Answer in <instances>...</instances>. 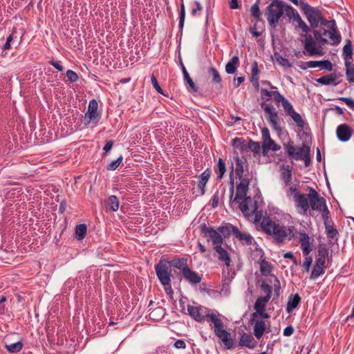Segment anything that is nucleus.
Masks as SVG:
<instances>
[{
    "label": "nucleus",
    "mask_w": 354,
    "mask_h": 354,
    "mask_svg": "<svg viewBox=\"0 0 354 354\" xmlns=\"http://www.w3.org/2000/svg\"><path fill=\"white\" fill-rule=\"evenodd\" d=\"M276 61L282 66L292 67V64L290 63L288 59L283 57L282 56L275 54Z\"/></svg>",
    "instance_id": "obj_48"
},
{
    "label": "nucleus",
    "mask_w": 354,
    "mask_h": 354,
    "mask_svg": "<svg viewBox=\"0 0 354 354\" xmlns=\"http://www.w3.org/2000/svg\"><path fill=\"white\" fill-rule=\"evenodd\" d=\"M288 115L294 120V122L297 124V125L301 128H303L304 126V121L303 120L301 116L297 113L295 110L292 111Z\"/></svg>",
    "instance_id": "obj_41"
},
{
    "label": "nucleus",
    "mask_w": 354,
    "mask_h": 354,
    "mask_svg": "<svg viewBox=\"0 0 354 354\" xmlns=\"http://www.w3.org/2000/svg\"><path fill=\"white\" fill-rule=\"evenodd\" d=\"M185 18V8L184 4H182L180 6V21L179 26L180 28H183Z\"/></svg>",
    "instance_id": "obj_62"
},
{
    "label": "nucleus",
    "mask_w": 354,
    "mask_h": 354,
    "mask_svg": "<svg viewBox=\"0 0 354 354\" xmlns=\"http://www.w3.org/2000/svg\"><path fill=\"white\" fill-rule=\"evenodd\" d=\"M259 1V0H257V1L251 7V9H250L252 15L257 19H258L260 16Z\"/></svg>",
    "instance_id": "obj_52"
},
{
    "label": "nucleus",
    "mask_w": 354,
    "mask_h": 354,
    "mask_svg": "<svg viewBox=\"0 0 354 354\" xmlns=\"http://www.w3.org/2000/svg\"><path fill=\"white\" fill-rule=\"evenodd\" d=\"M285 150L290 158L301 160L304 156L310 151V147L306 145L295 147L292 142H288L285 145Z\"/></svg>",
    "instance_id": "obj_8"
},
{
    "label": "nucleus",
    "mask_w": 354,
    "mask_h": 354,
    "mask_svg": "<svg viewBox=\"0 0 354 354\" xmlns=\"http://www.w3.org/2000/svg\"><path fill=\"white\" fill-rule=\"evenodd\" d=\"M123 160V157L122 156H120L119 158H118V159L112 161L111 163H109L108 165H107V169L108 170H115L116 168L118 167V166L120 165V163L122 162Z\"/></svg>",
    "instance_id": "obj_50"
},
{
    "label": "nucleus",
    "mask_w": 354,
    "mask_h": 354,
    "mask_svg": "<svg viewBox=\"0 0 354 354\" xmlns=\"http://www.w3.org/2000/svg\"><path fill=\"white\" fill-rule=\"evenodd\" d=\"M239 203V207L245 216L249 217L255 212L257 209L256 204L253 203V200L250 197L241 200Z\"/></svg>",
    "instance_id": "obj_12"
},
{
    "label": "nucleus",
    "mask_w": 354,
    "mask_h": 354,
    "mask_svg": "<svg viewBox=\"0 0 354 354\" xmlns=\"http://www.w3.org/2000/svg\"><path fill=\"white\" fill-rule=\"evenodd\" d=\"M262 147L264 151H268L270 149L276 151L279 150L281 148L271 138L266 140L265 141H263Z\"/></svg>",
    "instance_id": "obj_33"
},
{
    "label": "nucleus",
    "mask_w": 354,
    "mask_h": 354,
    "mask_svg": "<svg viewBox=\"0 0 354 354\" xmlns=\"http://www.w3.org/2000/svg\"><path fill=\"white\" fill-rule=\"evenodd\" d=\"M261 288L266 295L264 297H268V299H270L272 294L271 286L266 283H262L261 285Z\"/></svg>",
    "instance_id": "obj_54"
},
{
    "label": "nucleus",
    "mask_w": 354,
    "mask_h": 354,
    "mask_svg": "<svg viewBox=\"0 0 354 354\" xmlns=\"http://www.w3.org/2000/svg\"><path fill=\"white\" fill-rule=\"evenodd\" d=\"M352 132V128L346 124L339 125L336 130L337 136L342 142L348 141L351 137Z\"/></svg>",
    "instance_id": "obj_16"
},
{
    "label": "nucleus",
    "mask_w": 354,
    "mask_h": 354,
    "mask_svg": "<svg viewBox=\"0 0 354 354\" xmlns=\"http://www.w3.org/2000/svg\"><path fill=\"white\" fill-rule=\"evenodd\" d=\"M325 261L322 259H317L315 265L310 274L311 279H315L324 273Z\"/></svg>",
    "instance_id": "obj_22"
},
{
    "label": "nucleus",
    "mask_w": 354,
    "mask_h": 354,
    "mask_svg": "<svg viewBox=\"0 0 354 354\" xmlns=\"http://www.w3.org/2000/svg\"><path fill=\"white\" fill-rule=\"evenodd\" d=\"M239 57L234 56L232 59L226 64L225 71L228 74H233L236 72L239 64Z\"/></svg>",
    "instance_id": "obj_31"
},
{
    "label": "nucleus",
    "mask_w": 354,
    "mask_h": 354,
    "mask_svg": "<svg viewBox=\"0 0 354 354\" xmlns=\"http://www.w3.org/2000/svg\"><path fill=\"white\" fill-rule=\"evenodd\" d=\"M303 37V35H301ZM305 37L304 40V49L307 51L309 55H322L323 52L322 49L317 47V41L314 39L311 35L306 34L304 35Z\"/></svg>",
    "instance_id": "obj_11"
},
{
    "label": "nucleus",
    "mask_w": 354,
    "mask_h": 354,
    "mask_svg": "<svg viewBox=\"0 0 354 354\" xmlns=\"http://www.w3.org/2000/svg\"><path fill=\"white\" fill-rule=\"evenodd\" d=\"M337 76L335 73H330L329 75L322 76L317 80V82L322 85H329L334 84L335 86L337 85L339 82H335Z\"/></svg>",
    "instance_id": "obj_25"
},
{
    "label": "nucleus",
    "mask_w": 354,
    "mask_h": 354,
    "mask_svg": "<svg viewBox=\"0 0 354 354\" xmlns=\"http://www.w3.org/2000/svg\"><path fill=\"white\" fill-rule=\"evenodd\" d=\"M345 66L346 68V75L347 80L349 82H354V66L351 62L345 63Z\"/></svg>",
    "instance_id": "obj_40"
},
{
    "label": "nucleus",
    "mask_w": 354,
    "mask_h": 354,
    "mask_svg": "<svg viewBox=\"0 0 354 354\" xmlns=\"http://www.w3.org/2000/svg\"><path fill=\"white\" fill-rule=\"evenodd\" d=\"M328 255V250L325 246H319L318 249V255L317 259H322L325 261L326 257Z\"/></svg>",
    "instance_id": "obj_56"
},
{
    "label": "nucleus",
    "mask_w": 354,
    "mask_h": 354,
    "mask_svg": "<svg viewBox=\"0 0 354 354\" xmlns=\"http://www.w3.org/2000/svg\"><path fill=\"white\" fill-rule=\"evenodd\" d=\"M211 175V171L209 169L205 170L200 176L198 181V187L201 189V194L203 195L205 192V187Z\"/></svg>",
    "instance_id": "obj_26"
},
{
    "label": "nucleus",
    "mask_w": 354,
    "mask_h": 354,
    "mask_svg": "<svg viewBox=\"0 0 354 354\" xmlns=\"http://www.w3.org/2000/svg\"><path fill=\"white\" fill-rule=\"evenodd\" d=\"M261 227L265 233L272 235L277 243H283L286 239L290 240L294 236L290 227L277 224L268 216L262 218Z\"/></svg>",
    "instance_id": "obj_2"
},
{
    "label": "nucleus",
    "mask_w": 354,
    "mask_h": 354,
    "mask_svg": "<svg viewBox=\"0 0 354 354\" xmlns=\"http://www.w3.org/2000/svg\"><path fill=\"white\" fill-rule=\"evenodd\" d=\"M254 335L258 339H260L266 329V322L262 319H254Z\"/></svg>",
    "instance_id": "obj_20"
},
{
    "label": "nucleus",
    "mask_w": 354,
    "mask_h": 354,
    "mask_svg": "<svg viewBox=\"0 0 354 354\" xmlns=\"http://www.w3.org/2000/svg\"><path fill=\"white\" fill-rule=\"evenodd\" d=\"M313 34L314 35V39H315L318 44L324 45L327 43V39L322 37V34L317 30H313Z\"/></svg>",
    "instance_id": "obj_45"
},
{
    "label": "nucleus",
    "mask_w": 354,
    "mask_h": 354,
    "mask_svg": "<svg viewBox=\"0 0 354 354\" xmlns=\"http://www.w3.org/2000/svg\"><path fill=\"white\" fill-rule=\"evenodd\" d=\"M319 198L322 199L323 202H321L319 203V204L317 205L318 207L317 209H311L322 211V216L324 221V223H326L328 218L329 211L326 207V200L323 197H321L319 195Z\"/></svg>",
    "instance_id": "obj_27"
},
{
    "label": "nucleus",
    "mask_w": 354,
    "mask_h": 354,
    "mask_svg": "<svg viewBox=\"0 0 354 354\" xmlns=\"http://www.w3.org/2000/svg\"><path fill=\"white\" fill-rule=\"evenodd\" d=\"M297 22L295 28H301L304 32L308 33L310 31V27L306 24V22L301 19L299 15H296V19L294 20Z\"/></svg>",
    "instance_id": "obj_37"
},
{
    "label": "nucleus",
    "mask_w": 354,
    "mask_h": 354,
    "mask_svg": "<svg viewBox=\"0 0 354 354\" xmlns=\"http://www.w3.org/2000/svg\"><path fill=\"white\" fill-rule=\"evenodd\" d=\"M304 66H301L303 69H306L307 68H315L319 67L320 61H309L304 63Z\"/></svg>",
    "instance_id": "obj_59"
},
{
    "label": "nucleus",
    "mask_w": 354,
    "mask_h": 354,
    "mask_svg": "<svg viewBox=\"0 0 354 354\" xmlns=\"http://www.w3.org/2000/svg\"><path fill=\"white\" fill-rule=\"evenodd\" d=\"M308 194L301 193L295 187H290V191L293 194V201L295 203L296 207L301 210L303 214H306L309 209H317V205L323 202L322 199L319 198L318 192L313 188L308 187Z\"/></svg>",
    "instance_id": "obj_1"
},
{
    "label": "nucleus",
    "mask_w": 354,
    "mask_h": 354,
    "mask_svg": "<svg viewBox=\"0 0 354 354\" xmlns=\"http://www.w3.org/2000/svg\"><path fill=\"white\" fill-rule=\"evenodd\" d=\"M339 100L343 101L348 106L354 109V101L347 97H340Z\"/></svg>",
    "instance_id": "obj_64"
},
{
    "label": "nucleus",
    "mask_w": 354,
    "mask_h": 354,
    "mask_svg": "<svg viewBox=\"0 0 354 354\" xmlns=\"http://www.w3.org/2000/svg\"><path fill=\"white\" fill-rule=\"evenodd\" d=\"M205 317L213 324L215 335L222 341L227 348H232L233 340L231 334L224 329V325L221 319L215 314L206 313Z\"/></svg>",
    "instance_id": "obj_4"
},
{
    "label": "nucleus",
    "mask_w": 354,
    "mask_h": 354,
    "mask_svg": "<svg viewBox=\"0 0 354 354\" xmlns=\"http://www.w3.org/2000/svg\"><path fill=\"white\" fill-rule=\"evenodd\" d=\"M214 249L216 251V252L218 254V259L220 261H224L225 264L227 266H230L231 260H230L229 254L222 247V245L217 246V247H214Z\"/></svg>",
    "instance_id": "obj_24"
},
{
    "label": "nucleus",
    "mask_w": 354,
    "mask_h": 354,
    "mask_svg": "<svg viewBox=\"0 0 354 354\" xmlns=\"http://www.w3.org/2000/svg\"><path fill=\"white\" fill-rule=\"evenodd\" d=\"M343 55L344 57L345 63L351 62L353 56L352 44L350 40H347L346 44L343 48Z\"/></svg>",
    "instance_id": "obj_29"
},
{
    "label": "nucleus",
    "mask_w": 354,
    "mask_h": 354,
    "mask_svg": "<svg viewBox=\"0 0 354 354\" xmlns=\"http://www.w3.org/2000/svg\"><path fill=\"white\" fill-rule=\"evenodd\" d=\"M282 106L284 109V111L287 113L288 115L292 111L294 110L292 104L288 102V100L286 98L282 102H281Z\"/></svg>",
    "instance_id": "obj_58"
},
{
    "label": "nucleus",
    "mask_w": 354,
    "mask_h": 354,
    "mask_svg": "<svg viewBox=\"0 0 354 354\" xmlns=\"http://www.w3.org/2000/svg\"><path fill=\"white\" fill-rule=\"evenodd\" d=\"M281 179L286 185H289L292 180V169L288 165H282L280 166Z\"/></svg>",
    "instance_id": "obj_23"
},
{
    "label": "nucleus",
    "mask_w": 354,
    "mask_h": 354,
    "mask_svg": "<svg viewBox=\"0 0 354 354\" xmlns=\"http://www.w3.org/2000/svg\"><path fill=\"white\" fill-rule=\"evenodd\" d=\"M258 316H260L264 319H268L270 317V315L267 313H266V310H262L259 313H253L252 314L251 322H254V319H256Z\"/></svg>",
    "instance_id": "obj_60"
},
{
    "label": "nucleus",
    "mask_w": 354,
    "mask_h": 354,
    "mask_svg": "<svg viewBox=\"0 0 354 354\" xmlns=\"http://www.w3.org/2000/svg\"><path fill=\"white\" fill-rule=\"evenodd\" d=\"M107 205L112 211H118L120 205L118 197L114 195H112L110 197H109V198L107 199Z\"/></svg>",
    "instance_id": "obj_36"
},
{
    "label": "nucleus",
    "mask_w": 354,
    "mask_h": 354,
    "mask_svg": "<svg viewBox=\"0 0 354 354\" xmlns=\"http://www.w3.org/2000/svg\"><path fill=\"white\" fill-rule=\"evenodd\" d=\"M209 73H211L213 76V81L216 83H221V78L218 74V72L217 71V70L214 68V67H211L209 69Z\"/></svg>",
    "instance_id": "obj_53"
},
{
    "label": "nucleus",
    "mask_w": 354,
    "mask_h": 354,
    "mask_svg": "<svg viewBox=\"0 0 354 354\" xmlns=\"http://www.w3.org/2000/svg\"><path fill=\"white\" fill-rule=\"evenodd\" d=\"M232 232L238 239L242 243L245 244L247 245H250L252 243L253 238L252 236L248 233H244L241 232L239 228L236 226H231Z\"/></svg>",
    "instance_id": "obj_17"
},
{
    "label": "nucleus",
    "mask_w": 354,
    "mask_h": 354,
    "mask_svg": "<svg viewBox=\"0 0 354 354\" xmlns=\"http://www.w3.org/2000/svg\"><path fill=\"white\" fill-rule=\"evenodd\" d=\"M260 270L263 275L268 276L272 272V266L268 261L262 260L260 263Z\"/></svg>",
    "instance_id": "obj_38"
},
{
    "label": "nucleus",
    "mask_w": 354,
    "mask_h": 354,
    "mask_svg": "<svg viewBox=\"0 0 354 354\" xmlns=\"http://www.w3.org/2000/svg\"><path fill=\"white\" fill-rule=\"evenodd\" d=\"M301 301V298L298 294L291 295L288 301L286 310L290 313L293 309L297 308Z\"/></svg>",
    "instance_id": "obj_28"
},
{
    "label": "nucleus",
    "mask_w": 354,
    "mask_h": 354,
    "mask_svg": "<svg viewBox=\"0 0 354 354\" xmlns=\"http://www.w3.org/2000/svg\"><path fill=\"white\" fill-rule=\"evenodd\" d=\"M231 226L232 225H230V227L221 226V227H219L216 231L218 232L221 235L222 234L225 237H228L230 235L231 232H232Z\"/></svg>",
    "instance_id": "obj_51"
},
{
    "label": "nucleus",
    "mask_w": 354,
    "mask_h": 354,
    "mask_svg": "<svg viewBox=\"0 0 354 354\" xmlns=\"http://www.w3.org/2000/svg\"><path fill=\"white\" fill-rule=\"evenodd\" d=\"M247 147H248L252 151H254L255 153H257L260 150V145L259 142L250 140L248 145H247Z\"/></svg>",
    "instance_id": "obj_55"
},
{
    "label": "nucleus",
    "mask_w": 354,
    "mask_h": 354,
    "mask_svg": "<svg viewBox=\"0 0 354 354\" xmlns=\"http://www.w3.org/2000/svg\"><path fill=\"white\" fill-rule=\"evenodd\" d=\"M284 8V13L291 19L295 20L296 19V15H299L298 12L295 11V10L290 6L283 3Z\"/></svg>",
    "instance_id": "obj_43"
},
{
    "label": "nucleus",
    "mask_w": 354,
    "mask_h": 354,
    "mask_svg": "<svg viewBox=\"0 0 354 354\" xmlns=\"http://www.w3.org/2000/svg\"><path fill=\"white\" fill-rule=\"evenodd\" d=\"M98 104L95 100L89 102L88 110L84 116V124L88 125L91 122L95 121L99 116L97 111Z\"/></svg>",
    "instance_id": "obj_13"
},
{
    "label": "nucleus",
    "mask_w": 354,
    "mask_h": 354,
    "mask_svg": "<svg viewBox=\"0 0 354 354\" xmlns=\"http://www.w3.org/2000/svg\"><path fill=\"white\" fill-rule=\"evenodd\" d=\"M232 145L234 149L243 151L247 148V145L242 138H236L233 140Z\"/></svg>",
    "instance_id": "obj_44"
},
{
    "label": "nucleus",
    "mask_w": 354,
    "mask_h": 354,
    "mask_svg": "<svg viewBox=\"0 0 354 354\" xmlns=\"http://www.w3.org/2000/svg\"><path fill=\"white\" fill-rule=\"evenodd\" d=\"M330 30H324L323 35H328L333 44H339L341 40V37L337 32V26L335 20H332V26H329Z\"/></svg>",
    "instance_id": "obj_18"
},
{
    "label": "nucleus",
    "mask_w": 354,
    "mask_h": 354,
    "mask_svg": "<svg viewBox=\"0 0 354 354\" xmlns=\"http://www.w3.org/2000/svg\"><path fill=\"white\" fill-rule=\"evenodd\" d=\"M261 107L263 108V110L267 115V120L271 124L273 129L277 131H281V128L278 122V113L276 111L275 108L272 105L267 104L265 102L261 103Z\"/></svg>",
    "instance_id": "obj_9"
},
{
    "label": "nucleus",
    "mask_w": 354,
    "mask_h": 354,
    "mask_svg": "<svg viewBox=\"0 0 354 354\" xmlns=\"http://www.w3.org/2000/svg\"><path fill=\"white\" fill-rule=\"evenodd\" d=\"M151 84H152L153 88L156 89V91L160 94H163V91L161 88V87L160 86L156 77L153 75H151Z\"/></svg>",
    "instance_id": "obj_57"
},
{
    "label": "nucleus",
    "mask_w": 354,
    "mask_h": 354,
    "mask_svg": "<svg viewBox=\"0 0 354 354\" xmlns=\"http://www.w3.org/2000/svg\"><path fill=\"white\" fill-rule=\"evenodd\" d=\"M269 300L268 297H260L257 298L254 306V309L255 310L254 313L266 310V304Z\"/></svg>",
    "instance_id": "obj_30"
},
{
    "label": "nucleus",
    "mask_w": 354,
    "mask_h": 354,
    "mask_svg": "<svg viewBox=\"0 0 354 354\" xmlns=\"http://www.w3.org/2000/svg\"><path fill=\"white\" fill-rule=\"evenodd\" d=\"M203 233L205 234L208 242H212L214 247L221 246L223 243L222 236L216 230L212 227H207L205 225L202 229Z\"/></svg>",
    "instance_id": "obj_10"
},
{
    "label": "nucleus",
    "mask_w": 354,
    "mask_h": 354,
    "mask_svg": "<svg viewBox=\"0 0 354 354\" xmlns=\"http://www.w3.org/2000/svg\"><path fill=\"white\" fill-rule=\"evenodd\" d=\"M284 13L283 3L274 0L266 8V16L270 26L276 28L279 19Z\"/></svg>",
    "instance_id": "obj_5"
},
{
    "label": "nucleus",
    "mask_w": 354,
    "mask_h": 354,
    "mask_svg": "<svg viewBox=\"0 0 354 354\" xmlns=\"http://www.w3.org/2000/svg\"><path fill=\"white\" fill-rule=\"evenodd\" d=\"M205 317L213 324L215 335L222 341L227 348H232L233 340L231 334L224 329V325L221 319L215 314L206 313Z\"/></svg>",
    "instance_id": "obj_3"
},
{
    "label": "nucleus",
    "mask_w": 354,
    "mask_h": 354,
    "mask_svg": "<svg viewBox=\"0 0 354 354\" xmlns=\"http://www.w3.org/2000/svg\"><path fill=\"white\" fill-rule=\"evenodd\" d=\"M165 315V309L162 307L156 308L149 313V317L152 320H159Z\"/></svg>",
    "instance_id": "obj_34"
},
{
    "label": "nucleus",
    "mask_w": 354,
    "mask_h": 354,
    "mask_svg": "<svg viewBox=\"0 0 354 354\" xmlns=\"http://www.w3.org/2000/svg\"><path fill=\"white\" fill-rule=\"evenodd\" d=\"M299 243L304 255L307 256L312 251V247L310 243V237L306 233L299 234Z\"/></svg>",
    "instance_id": "obj_19"
},
{
    "label": "nucleus",
    "mask_w": 354,
    "mask_h": 354,
    "mask_svg": "<svg viewBox=\"0 0 354 354\" xmlns=\"http://www.w3.org/2000/svg\"><path fill=\"white\" fill-rule=\"evenodd\" d=\"M168 263L169 262L165 259L162 258L160 262L156 266V274L161 283L165 286H169L171 281L170 273L168 270Z\"/></svg>",
    "instance_id": "obj_7"
},
{
    "label": "nucleus",
    "mask_w": 354,
    "mask_h": 354,
    "mask_svg": "<svg viewBox=\"0 0 354 354\" xmlns=\"http://www.w3.org/2000/svg\"><path fill=\"white\" fill-rule=\"evenodd\" d=\"M183 274L186 280L192 283L197 284L201 281V278L195 272L190 270L189 267L183 269Z\"/></svg>",
    "instance_id": "obj_21"
},
{
    "label": "nucleus",
    "mask_w": 354,
    "mask_h": 354,
    "mask_svg": "<svg viewBox=\"0 0 354 354\" xmlns=\"http://www.w3.org/2000/svg\"><path fill=\"white\" fill-rule=\"evenodd\" d=\"M22 344L20 342L6 345V347L11 353H17L22 348Z\"/></svg>",
    "instance_id": "obj_46"
},
{
    "label": "nucleus",
    "mask_w": 354,
    "mask_h": 354,
    "mask_svg": "<svg viewBox=\"0 0 354 354\" xmlns=\"http://www.w3.org/2000/svg\"><path fill=\"white\" fill-rule=\"evenodd\" d=\"M187 311L189 315L197 322H203L205 318L207 309L196 305H188Z\"/></svg>",
    "instance_id": "obj_14"
},
{
    "label": "nucleus",
    "mask_w": 354,
    "mask_h": 354,
    "mask_svg": "<svg viewBox=\"0 0 354 354\" xmlns=\"http://www.w3.org/2000/svg\"><path fill=\"white\" fill-rule=\"evenodd\" d=\"M243 162L239 158H237L236 163V174L241 178L243 174Z\"/></svg>",
    "instance_id": "obj_47"
},
{
    "label": "nucleus",
    "mask_w": 354,
    "mask_h": 354,
    "mask_svg": "<svg viewBox=\"0 0 354 354\" xmlns=\"http://www.w3.org/2000/svg\"><path fill=\"white\" fill-rule=\"evenodd\" d=\"M249 182L247 179L243 178L241 183L237 185L236 194L232 202H240L241 200L248 198L247 193L248 190Z\"/></svg>",
    "instance_id": "obj_15"
},
{
    "label": "nucleus",
    "mask_w": 354,
    "mask_h": 354,
    "mask_svg": "<svg viewBox=\"0 0 354 354\" xmlns=\"http://www.w3.org/2000/svg\"><path fill=\"white\" fill-rule=\"evenodd\" d=\"M66 77L72 82H75L78 80V75L72 70H68L66 71Z\"/></svg>",
    "instance_id": "obj_61"
},
{
    "label": "nucleus",
    "mask_w": 354,
    "mask_h": 354,
    "mask_svg": "<svg viewBox=\"0 0 354 354\" xmlns=\"http://www.w3.org/2000/svg\"><path fill=\"white\" fill-rule=\"evenodd\" d=\"M319 67H321L322 68H324L328 71H331L333 69V65L331 62L328 60L320 61Z\"/></svg>",
    "instance_id": "obj_63"
},
{
    "label": "nucleus",
    "mask_w": 354,
    "mask_h": 354,
    "mask_svg": "<svg viewBox=\"0 0 354 354\" xmlns=\"http://www.w3.org/2000/svg\"><path fill=\"white\" fill-rule=\"evenodd\" d=\"M171 263L174 267L181 269L183 272L185 268H188L187 259L184 258L173 260Z\"/></svg>",
    "instance_id": "obj_42"
},
{
    "label": "nucleus",
    "mask_w": 354,
    "mask_h": 354,
    "mask_svg": "<svg viewBox=\"0 0 354 354\" xmlns=\"http://www.w3.org/2000/svg\"><path fill=\"white\" fill-rule=\"evenodd\" d=\"M240 344L248 348H253L254 346V338L250 334L243 333L240 339Z\"/></svg>",
    "instance_id": "obj_32"
},
{
    "label": "nucleus",
    "mask_w": 354,
    "mask_h": 354,
    "mask_svg": "<svg viewBox=\"0 0 354 354\" xmlns=\"http://www.w3.org/2000/svg\"><path fill=\"white\" fill-rule=\"evenodd\" d=\"M218 178L221 179L226 171L225 165L223 160L221 158L218 159Z\"/></svg>",
    "instance_id": "obj_49"
},
{
    "label": "nucleus",
    "mask_w": 354,
    "mask_h": 354,
    "mask_svg": "<svg viewBox=\"0 0 354 354\" xmlns=\"http://www.w3.org/2000/svg\"><path fill=\"white\" fill-rule=\"evenodd\" d=\"M300 5L310 26L312 28H317L322 19V14L321 11L318 8H313L304 1H300Z\"/></svg>",
    "instance_id": "obj_6"
},
{
    "label": "nucleus",
    "mask_w": 354,
    "mask_h": 354,
    "mask_svg": "<svg viewBox=\"0 0 354 354\" xmlns=\"http://www.w3.org/2000/svg\"><path fill=\"white\" fill-rule=\"evenodd\" d=\"M181 66H182V70H183V75H184L185 80H186V82L189 84L191 91H193V92L197 91V88H196V87L193 80L189 77V74H188L185 67L184 66V65L182 63H181Z\"/></svg>",
    "instance_id": "obj_39"
},
{
    "label": "nucleus",
    "mask_w": 354,
    "mask_h": 354,
    "mask_svg": "<svg viewBox=\"0 0 354 354\" xmlns=\"http://www.w3.org/2000/svg\"><path fill=\"white\" fill-rule=\"evenodd\" d=\"M87 232V227L85 224L77 225L75 227V236L77 240L83 239Z\"/></svg>",
    "instance_id": "obj_35"
}]
</instances>
